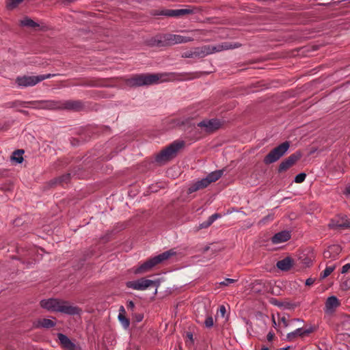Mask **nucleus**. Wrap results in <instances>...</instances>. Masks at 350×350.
<instances>
[{"label":"nucleus","mask_w":350,"mask_h":350,"mask_svg":"<svg viewBox=\"0 0 350 350\" xmlns=\"http://www.w3.org/2000/svg\"><path fill=\"white\" fill-rule=\"evenodd\" d=\"M40 305L48 311L59 312L68 315L79 314L81 312V309L78 306L70 305L68 301L59 299H42L40 301Z\"/></svg>","instance_id":"f257e3e1"},{"label":"nucleus","mask_w":350,"mask_h":350,"mask_svg":"<svg viewBox=\"0 0 350 350\" xmlns=\"http://www.w3.org/2000/svg\"><path fill=\"white\" fill-rule=\"evenodd\" d=\"M176 252L173 250H169L157 256L148 259L140 266L136 268L133 273L135 274H141L151 270L156 265L163 262L164 260L169 259L171 256H175Z\"/></svg>","instance_id":"f03ea898"},{"label":"nucleus","mask_w":350,"mask_h":350,"mask_svg":"<svg viewBox=\"0 0 350 350\" xmlns=\"http://www.w3.org/2000/svg\"><path fill=\"white\" fill-rule=\"evenodd\" d=\"M185 142L183 140H176L163 149L155 158V161L160 164H165L172 160L177 155L180 149L183 148Z\"/></svg>","instance_id":"7ed1b4c3"},{"label":"nucleus","mask_w":350,"mask_h":350,"mask_svg":"<svg viewBox=\"0 0 350 350\" xmlns=\"http://www.w3.org/2000/svg\"><path fill=\"white\" fill-rule=\"evenodd\" d=\"M160 79V74H139L128 79L126 80V84L131 88L150 85L157 83Z\"/></svg>","instance_id":"20e7f679"},{"label":"nucleus","mask_w":350,"mask_h":350,"mask_svg":"<svg viewBox=\"0 0 350 350\" xmlns=\"http://www.w3.org/2000/svg\"><path fill=\"white\" fill-rule=\"evenodd\" d=\"M186 8L179 10L163 9L162 10H154V16H165L167 17L179 18L185 15L199 13L202 9L199 7L187 5Z\"/></svg>","instance_id":"39448f33"},{"label":"nucleus","mask_w":350,"mask_h":350,"mask_svg":"<svg viewBox=\"0 0 350 350\" xmlns=\"http://www.w3.org/2000/svg\"><path fill=\"white\" fill-rule=\"evenodd\" d=\"M291 146V142L285 141L273 148L263 159L265 165H270L278 161L288 152Z\"/></svg>","instance_id":"423d86ee"},{"label":"nucleus","mask_w":350,"mask_h":350,"mask_svg":"<svg viewBox=\"0 0 350 350\" xmlns=\"http://www.w3.org/2000/svg\"><path fill=\"white\" fill-rule=\"evenodd\" d=\"M56 75V74H46L38 76H18L15 79V83L20 88L31 87Z\"/></svg>","instance_id":"0eeeda50"},{"label":"nucleus","mask_w":350,"mask_h":350,"mask_svg":"<svg viewBox=\"0 0 350 350\" xmlns=\"http://www.w3.org/2000/svg\"><path fill=\"white\" fill-rule=\"evenodd\" d=\"M126 286L128 288L139 291H143L148 288L150 286H154L155 287L154 293H157V288L159 286V282L157 281L148 280L145 278H142L137 280L127 282L126 283Z\"/></svg>","instance_id":"6e6552de"},{"label":"nucleus","mask_w":350,"mask_h":350,"mask_svg":"<svg viewBox=\"0 0 350 350\" xmlns=\"http://www.w3.org/2000/svg\"><path fill=\"white\" fill-rule=\"evenodd\" d=\"M302 153L300 150L291 154L289 157L285 158L279 164L277 171L278 174H282L286 172L291 167L296 164V163L302 157Z\"/></svg>","instance_id":"1a4fd4ad"},{"label":"nucleus","mask_w":350,"mask_h":350,"mask_svg":"<svg viewBox=\"0 0 350 350\" xmlns=\"http://www.w3.org/2000/svg\"><path fill=\"white\" fill-rule=\"evenodd\" d=\"M328 228L335 230H342L350 228V219L346 215L339 214L332 218L328 225Z\"/></svg>","instance_id":"9d476101"},{"label":"nucleus","mask_w":350,"mask_h":350,"mask_svg":"<svg viewBox=\"0 0 350 350\" xmlns=\"http://www.w3.org/2000/svg\"><path fill=\"white\" fill-rule=\"evenodd\" d=\"M242 44L239 42H224L215 46L207 45L203 46L205 56L215 52H219L224 50L234 49L241 47Z\"/></svg>","instance_id":"9b49d317"},{"label":"nucleus","mask_w":350,"mask_h":350,"mask_svg":"<svg viewBox=\"0 0 350 350\" xmlns=\"http://www.w3.org/2000/svg\"><path fill=\"white\" fill-rule=\"evenodd\" d=\"M242 44L239 42H224L215 46L207 45L203 46L205 56L215 52H219L224 50L234 49L241 47Z\"/></svg>","instance_id":"f8f14e48"},{"label":"nucleus","mask_w":350,"mask_h":350,"mask_svg":"<svg viewBox=\"0 0 350 350\" xmlns=\"http://www.w3.org/2000/svg\"><path fill=\"white\" fill-rule=\"evenodd\" d=\"M192 39L189 37H185L180 35L165 33L163 34V40L161 41L163 44L170 46L175 44L186 43L191 41Z\"/></svg>","instance_id":"ddd939ff"},{"label":"nucleus","mask_w":350,"mask_h":350,"mask_svg":"<svg viewBox=\"0 0 350 350\" xmlns=\"http://www.w3.org/2000/svg\"><path fill=\"white\" fill-rule=\"evenodd\" d=\"M316 330L317 327L315 326H310L308 328H297L295 331L287 334L286 340L288 341H293L297 337L304 338L306 336H308L310 334L315 332Z\"/></svg>","instance_id":"4468645a"},{"label":"nucleus","mask_w":350,"mask_h":350,"mask_svg":"<svg viewBox=\"0 0 350 350\" xmlns=\"http://www.w3.org/2000/svg\"><path fill=\"white\" fill-rule=\"evenodd\" d=\"M199 127H204L208 133H213L219 129L221 123L218 119L204 120L198 124Z\"/></svg>","instance_id":"2eb2a0df"},{"label":"nucleus","mask_w":350,"mask_h":350,"mask_svg":"<svg viewBox=\"0 0 350 350\" xmlns=\"http://www.w3.org/2000/svg\"><path fill=\"white\" fill-rule=\"evenodd\" d=\"M340 306V300L334 295L330 296L325 301L324 311L326 314H332Z\"/></svg>","instance_id":"dca6fc26"},{"label":"nucleus","mask_w":350,"mask_h":350,"mask_svg":"<svg viewBox=\"0 0 350 350\" xmlns=\"http://www.w3.org/2000/svg\"><path fill=\"white\" fill-rule=\"evenodd\" d=\"M64 108L74 111H81L85 110L84 103L80 100H70L63 104Z\"/></svg>","instance_id":"f3484780"},{"label":"nucleus","mask_w":350,"mask_h":350,"mask_svg":"<svg viewBox=\"0 0 350 350\" xmlns=\"http://www.w3.org/2000/svg\"><path fill=\"white\" fill-rule=\"evenodd\" d=\"M291 238V233L289 230H282L275 233L271 239L273 244L281 243L290 240Z\"/></svg>","instance_id":"a211bd4d"},{"label":"nucleus","mask_w":350,"mask_h":350,"mask_svg":"<svg viewBox=\"0 0 350 350\" xmlns=\"http://www.w3.org/2000/svg\"><path fill=\"white\" fill-rule=\"evenodd\" d=\"M57 338L59 340L61 347L64 350H76V345L65 334L62 333L57 334Z\"/></svg>","instance_id":"6ab92c4d"},{"label":"nucleus","mask_w":350,"mask_h":350,"mask_svg":"<svg viewBox=\"0 0 350 350\" xmlns=\"http://www.w3.org/2000/svg\"><path fill=\"white\" fill-rule=\"evenodd\" d=\"M341 250L342 249L338 245H329L327 249L324 251L323 256L325 258L336 259Z\"/></svg>","instance_id":"aec40b11"},{"label":"nucleus","mask_w":350,"mask_h":350,"mask_svg":"<svg viewBox=\"0 0 350 350\" xmlns=\"http://www.w3.org/2000/svg\"><path fill=\"white\" fill-rule=\"evenodd\" d=\"M183 57L185 58H202L205 57V53L204 50V46L196 47L193 50L185 51L183 55Z\"/></svg>","instance_id":"412c9836"},{"label":"nucleus","mask_w":350,"mask_h":350,"mask_svg":"<svg viewBox=\"0 0 350 350\" xmlns=\"http://www.w3.org/2000/svg\"><path fill=\"white\" fill-rule=\"evenodd\" d=\"M294 265V260L287 256L282 260H278L276 263V267L281 271H287L290 270Z\"/></svg>","instance_id":"4be33fe9"},{"label":"nucleus","mask_w":350,"mask_h":350,"mask_svg":"<svg viewBox=\"0 0 350 350\" xmlns=\"http://www.w3.org/2000/svg\"><path fill=\"white\" fill-rule=\"evenodd\" d=\"M209 185L208 181L206 178L191 184L187 190V193L190 194L200 189H204Z\"/></svg>","instance_id":"5701e85b"},{"label":"nucleus","mask_w":350,"mask_h":350,"mask_svg":"<svg viewBox=\"0 0 350 350\" xmlns=\"http://www.w3.org/2000/svg\"><path fill=\"white\" fill-rule=\"evenodd\" d=\"M55 325L56 322L49 319H40L36 322L33 323V327L37 329H50L54 327Z\"/></svg>","instance_id":"b1692460"},{"label":"nucleus","mask_w":350,"mask_h":350,"mask_svg":"<svg viewBox=\"0 0 350 350\" xmlns=\"http://www.w3.org/2000/svg\"><path fill=\"white\" fill-rule=\"evenodd\" d=\"M77 85L81 86L98 88L103 86V81L101 79H90L83 80Z\"/></svg>","instance_id":"393cba45"},{"label":"nucleus","mask_w":350,"mask_h":350,"mask_svg":"<svg viewBox=\"0 0 350 350\" xmlns=\"http://www.w3.org/2000/svg\"><path fill=\"white\" fill-rule=\"evenodd\" d=\"M251 289L256 293H263L266 291V284L260 280H256L251 283Z\"/></svg>","instance_id":"a878e982"},{"label":"nucleus","mask_w":350,"mask_h":350,"mask_svg":"<svg viewBox=\"0 0 350 350\" xmlns=\"http://www.w3.org/2000/svg\"><path fill=\"white\" fill-rule=\"evenodd\" d=\"M224 172V170L223 169L215 170L214 172L209 173L206 177V179H207V180L208 181V184L210 185L211 183L219 180L222 176Z\"/></svg>","instance_id":"bb28decb"},{"label":"nucleus","mask_w":350,"mask_h":350,"mask_svg":"<svg viewBox=\"0 0 350 350\" xmlns=\"http://www.w3.org/2000/svg\"><path fill=\"white\" fill-rule=\"evenodd\" d=\"M70 178H71V174L66 173L65 174H63L62 176H60L55 178L53 180H51V185H55L57 184L67 183L70 181Z\"/></svg>","instance_id":"cd10ccee"},{"label":"nucleus","mask_w":350,"mask_h":350,"mask_svg":"<svg viewBox=\"0 0 350 350\" xmlns=\"http://www.w3.org/2000/svg\"><path fill=\"white\" fill-rule=\"evenodd\" d=\"M19 25L21 27H28L32 28L40 27V25L38 23L35 22L28 16H25L23 19L21 20Z\"/></svg>","instance_id":"c85d7f7f"},{"label":"nucleus","mask_w":350,"mask_h":350,"mask_svg":"<svg viewBox=\"0 0 350 350\" xmlns=\"http://www.w3.org/2000/svg\"><path fill=\"white\" fill-rule=\"evenodd\" d=\"M25 151L22 149H18L12 152L11 160L15 161L16 163H22L23 161V154Z\"/></svg>","instance_id":"c756f323"},{"label":"nucleus","mask_w":350,"mask_h":350,"mask_svg":"<svg viewBox=\"0 0 350 350\" xmlns=\"http://www.w3.org/2000/svg\"><path fill=\"white\" fill-rule=\"evenodd\" d=\"M163 40V34L160 36H157L154 38H151L149 40V45L150 46H166V44H163L161 41Z\"/></svg>","instance_id":"7c9ffc66"},{"label":"nucleus","mask_w":350,"mask_h":350,"mask_svg":"<svg viewBox=\"0 0 350 350\" xmlns=\"http://www.w3.org/2000/svg\"><path fill=\"white\" fill-rule=\"evenodd\" d=\"M270 303L274 306H277L278 307H284L285 308H291L292 306V304L288 302H282L275 298H271L270 299Z\"/></svg>","instance_id":"2f4dec72"},{"label":"nucleus","mask_w":350,"mask_h":350,"mask_svg":"<svg viewBox=\"0 0 350 350\" xmlns=\"http://www.w3.org/2000/svg\"><path fill=\"white\" fill-rule=\"evenodd\" d=\"M336 266L327 267L321 273L320 280H323L329 276L335 269Z\"/></svg>","instance_id":"473e14b6"},{"label":"nucleus","mask_w":350,"mask_h":350,"mask_svg":"<svg viewBox=\"0 0 350 350\" xmlns=\"http://www.w3.org/2000/svg\"><path fill=\"white\" fill-rule=\"evenodd\" d=\"M118 320L120 321V322L122 323L123 327L124 329H127L129 327V325H130V320L129 318H127L126 317V314L125 315H122V314H118Z\"/></svg>","instance_id":"72a5a7b5"},{"label":"nucleus","mask_w":350,"mask_h":350,"mask_svg":"<svg viewBox=\"0 0 350 350\" xmlns=\"http://www.w3.org/2000/svg\"><path fill=\"white\" fill-rule=\"evenodd\" d=\"M298 260L300 264L304 265L306 267H310L312 265V260L308 256L304 254L299 257Z\"/></svg>","instance_id":"f704fd0d"},{"label":"nucleus","mask_w":350,"mask_h":350,"mask_svg":"<svg viewBox=\"0 0 350 350\" xmlns=\"http://www.w3.org/2000/svg\"><path fill=\"white\" fill-rule=\"evenodd\" d=\"M24 0H8L6 7L9 10H12L18 6Z\"/></svg>","instance_id":"c9c22d12"},{"label":"nucleus","mask_w":350,"mask_h":350,"mask_svg":"<svg viewBox=\"0 0 350 350\" xmlns=\"http://www.w3.org/2000/svg\"><path fill=\"white\" fill-rule=\"evenodd\" d=\"M306 177V173H304V172L299 173L295 176L294 181L296 183H301L305 180Z\"/></svg>","instance_id":"e433bc0d"},{"label":"nucleus","mask_w":350,"mask_h":350,"mask_svg":"<svg viewBox=\"0 0 350 350\" xmlns=\"http://www.w3.org/2000/svg\"><path fill=\"white\" fill-rule=\"evenodd\" d=\"M340 288L342 291H347L350 288V278L342 281Z\"/></svg>","instance_id":"4c0bfd02"},{"label":"nucleus","mask_w":350,"mask_h":350,"mask_svg":"<svg viewBox=\"0 0 350 350\" xmlns=\"http://www.w3.org/2000/svg\"><path fill=\"white\" fill-rule=\"evenodd\" d=\"M205 327L211 328L213 326V319L211 316H208L204 321Z\"/></svg>","instance_id":"58836bf2"},{"label":"nucleus","mask_w":350,"mask_h":350,"mask_svg":"<svg viewBox=\"0 0 350 350\" xmlns=\"http://www.w3.org/2000/svg\"><path fill=\"white\" fill-rule=\"evenodd\" d=\"M132 317L137 323L141 322L144 319V314L142 313H133Z\"/></svg>","instance_id":"ea45409f"},{"label":"nucleus","mask_w":350,"mask_h":350,"mask_svg":"<svg viewBox=\"0 0 350 350\" xmlns=\"http://www.w3.org/2000/svg\"><path fill=\"white\" fill-rule=\"evenodd\" d=\"M236 280H234V279H231V278H226L223 282H221L219 283V285L220 286H228L230 285V284H232L234 282H235Z\"/></svg>","instance_id":"a19ab883"},{"label":"nucleus","mask_w":350,"mask_h":350,"mask_svg":"<svg viewBox=\"0 0 350 350\" xmlns=\"http://www.w3.org/2000/svg\"><path fill=\"white\" fill-rule=\"evenodd\" d=\"M187 337L189 339V341H187L186 343L188 345H192L194 344V340L193 337V334L191 332H187Z\"/></svg>","instance_id":"79ce46f5"},{"label":"nucleus","mask_w":350,"mask_h":350,"mask_svg":"<svg viewBox=\"0 0 350 350\" xmlns=\"http://www.w3.org/2000/svg\"><path fill=\"white\" fill-rule=\"evenodd\" d=\"M219 217H221V215L219 213H215L210 216L208 219H209L211 223L213 224L215 219Z\"/></svg>","instance_id":"37998d69"},{"label":"nucleus","mask_w":350,"mask_h":350,"mask_svg":"<svg viewBox=\"0 0 350 350\" xmlns=\"http://www.w3.org/2000/svg\"><path fill=\"white\" fill-rule=\"evenodd\" d=\"M211 224H212L208 219L206 221H205L200 224V228H206L209 227Z\"/></svg>","instance_id":"c03bdc74"},{"label":"nucleus","mask_w":350,"mask_h":350,"mask_svg":"<svg viewBox=\"0 0 350 350\" xmlns=\"http://www.w3.org/2000/svg\"><path fill=\"white\" fill-rule=\"evenodd\" d=\"M350 269V263H347L342 266L341 273H347Z\"/></svg>","instance_id":"a18cd8bd"},{"label":"nucleus","mask_w":350,"mask_h":350,"mask_svg":"<svg viewBox=\"0 0 350 350\" xmlns=\"http://www.w3.org/2000/svg\"><path fill=\"white\" fill-rule=\"evenodd\" d=\"M279 321L283 323L284 327H286L288 326V321L285 317H282L281 318H279Z\"/></svg>","instance_id":"49530a36"},{"label":"nucleus","mask_w":350,"mask_h":350,"mask_svg":"<svg viewBox=\"0 0 350 350\" xmlns=\"http://www.w3.org/2000/svg\"><path fill=\"white\" fill-rule=\"evenodd\" d=\"M274 336L275 334L272 331H270L267 335V339L269 342H271L274 338Z\"/></svg>","instance_id":"de8ad7c7"},{"label":"nucleus","mask_w":350,"mask_h":350,"mask_svg":"<svg viewBox=\"0 0 350 350\" xmlns=\"http://www.w3.org/2000/svg\"><path fill=\"white\" fill-rule=\"evenodd\" d=\"M315 282L314 278H309L306 280L305 284L306 286H311Z\"/></svg>","instance_id":"09e8293b"},{"label":"nucleus","mask_w":350,"mask_h":350,"mask_svg":"<svg viewBox=\"0 0 350 350\" xmlns=\"http://www.w3.org/2000/svg\"><path fill=\"white\" fill-rule=\"evenodd\" d=\"M127 308L128 309H130L132 311H133V309L135 308V304L133 301H129L127 302Z\"/></svg>","instance_id":"8fccbe9b"},{"label":"nucleus","mask_w":350,"mask_h":350,"mask_svg":"<svg viewBox=\"0 0 350 350\" xmlns=\"http://www.w3.org/2000/svg\"><path fill=\"white\" fill-rule=\"evenodd\" d=\"M19 102L18 101H14L12 103H7V107H15L18 105Z\"/></svg>","instance_id":"3c124183"},{"label":"nucleus","mask_w":350,"mask_h":350,"mask_svg":"<svg viewBox=\"0 0 350 350\" xmlns=\"http://www.w3.org/2000/svg\"><path fill=\"white\" fill-rule=\"evenodd\" d=\"M219 312L221 313V316L222 317H224L226 312V308L224 306L221 305L219 306Z\"/></svg>","instance_id":"603ef678"},{"label":"nucleus","mask_w":350,"mask_h":350,"mask_svg":"<svg viewBox=\"0 0 350 350\" xmlns=\"http://www.w3.org/2000/svg\"><path fill=\"white\" fill-rule=\"evenodd\" d=\"M343 193L346 196H350V185L346 187Z\"/></svg>","instance_id":"864d4df0"},{"label":"nucleus","mask_w":350,"mask_h":350,"mask_svg":"<svg viewBox=\"0 0 350 350\" xmlns=\"http://www.w3.org/2000/svg\"><path fill=\"white\" fill-rule=\"evenodd\" d=\"M122 314V315H125L126 314V311H125V309L124 308L123 306H121L120 307V309H119V314Z\"/></svg>","instance_id":"5fc2aeb1"},{"label":"nucleus","mask_w":350,"mask_h":350,"mask_svg":"<svg viewBox=\"0 0 350 350\" xmlns=\"http://www.w3.org/2000/svg\"><path fill=\"white\" fill-rule=\"evenodd\" d=\"M272 323H273V327H276V322L275 320V317L273 315H272Z\"/></svg>","instance_id":"6e6d98bb"},{"label":"nucleus","mask_w":350,"mask_h":350,"mask_svg":"<svg viewBox=\"0 0 350 350\" xmlns=\"http://www.w3.org/2000/svg\"><path fill=\"white\" fill-rule=\"evenodd\" d=\"M210 249V246H206L204 249H203V253H205L206 252H208Z\"/></svg>","instance_id":"4d7b16f0"},{"label":"nucleus","mask_w":350,"mask_h":350,"mask_svg":"<svg viewBox=\"0 0 350 350\" xmlns=\"http://www.w3.org/2000/svg\"><path fill=\"white\" fill-rule=\"evenodd\" d=\"M290 348H291V347H290V346H288V347H286L282 348V349H280V350H289V349H290Z\"/></svg>","instance_id":"13d9d810"},{"label":"nucleus","mask_w":350,"mask_h":350,"mask_svg":"<svg viewBox=\"0 0 350 350\" xmlns=\"http://www.w3.org/2000/svg\"><path fill=\"white\" fill-rule=\"evenodd\" d=\"M261 350H269V349L266 346H262Z\"/></svg>","instance_id":"bf43d9fd"},{"label":"nucleus","mask_w":350,"mask_h":350,"mask_svg":"<svg viewBox=\"0 0 350 350\" xmlns=\"http://www.w3.org/2000/svg\"><path fill=\"white\" fill-rule=\"evenodd\" d=\"M14 224L15 225H16V226H17V225H19V220H18V219L14 220Z\"/></svg>","instance_id":"052dcab7"},{"label":"nucleus","mask_w":350,"mask_h":350,"mask_svg":"<svg viewBox=\"0 0 350 350\" xmlns=\"http://www.w3.org/2000/svg\"><path fill=\"white\" fill-rule=\"evenodd\" d=\"M104 130L105 131H110V128L109 126H104Z\"/></svg>","instance_id":"680f3d73"},{"label":"nucleus","mask_w":350,"mask_h":350,"mask_svg":"<svg viewBox=\"0 0 350 350\" xmlns=\"http://www.w3.org/2000/svg\"><path fill=\"white\" fill-rule=\"evenodd\" d=\"M20 111L23 113H25V114H27L28 113V112L27 111H25V110H21Z\"/></svg>","instance_id":"e2e57ef3"},{"label":"nucleus","mask_w":350,"mask_h":350,"mask_svg":"<svg viewBox=\"0 0 350 350\" xmlns=\"http://www.w3.org/2000/svg\"><path fill=\"white\" fill-rule=\"evenodd\" d=\"M292 321H300V319H293ZM301 321L303 322L302 320H301Z\"/></svg>","instance_id":"0e129e2a"},{"label":"nucleus","mask_w":350,"mask_h":350,"mask_svg":"<svg viewBox=\"0 0 350 350\" xmlns=\"http://www.w3.org/2000/svg\"><path fill=\"white\" fill-rule=\"evenodd\" d=\"M92 254H88V255H87V256H92Z\"/></svg>","instance_id":"69168bd1"},{"label":"nucleus","mask_w":350,"mask_h":350,"mask_svg":"<svg viewBox=\"0 0 350 350\" xmlns=\"http://www.w3.org/2000/svg\"><path fill=\"white\" fill-rule=\"evenodd\" d=\"M86 260V257H85L83 260L85 261Z\"/></svg>","instance_id":"338daca9"}]
</instances>
